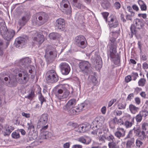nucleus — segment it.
I'll use <instances>...</instances> for the list:
<instances>
[{
	"label": "nucleus",
	"instance_id": "nucleus-1",
	"mask_svg": "<svg viewBox=\"0 0 148 148\" xmlns=\"http://www.w3.org/2000/svg\"><path fill=\"white\" fill-rule=\"evenodd\" d=\"M70 92L64 86H62L60 88L57 89L55 92L56 98L59 101L57 102L58 106L60 108L66 102V100L69 98Z\"/></svg>",
	"mask_w": 148,
	"mask_h": 148
},
{
	"label": "nucleus",
	"instance_id": "nucleus-2",
	"mask_svg": "<svg viewBox=\"0 0 148 148\" xmlns=\"http://www.w3.org/2000/svg\"><path fill=\"white\" fill-rule=\"evenodd\" d=\"M27 70L19 67L15 69L14 72L15 73L16 81L21 84H25L29 79V76Z\"/></svg>",
	"mask_w": 148,
	"mask_h": 148
},
{
	"label": "nucleus",
	"instance_id": "nucleus-3",
	"mask_svg": "<svg viewBox=\"0 0 148 148\" xmlns=\"http://www.w3.org/2000/svg\"><path fill=\"white\" fill-rule=\"evenodd\" d=\"M76 104V100L74 99L70 100L63 107V110L67 111L71 115L77 114L78 113L82 110L84 107H86L87 105L85 104H81L78 107L80 110H77L76 111L75 108V106Z\"/></svg>",
	"mask_w": 148,
	"mask_h": 148
},
{
	"label": "nucleus",
	"instance_id": "nucleus-4",
	"mask_svg": "<svg viewBox=\"0 0 148 148\" xmlns=\"http://www.w3.org/2000/svg\"><path fill=\"white\" fill-rule=\"evenodd\" d=\"M48 16L45 12H41L38 14L36 17L32 19V23L34 25L40 26L46 23L48 19Z\"/></svg>",
	"mask_w": 148,
	"mask_h": 148
},
{
	"label": "nucleus",
	"instance_id": "nucleus-5",
	"mask_svg": "<svg viewBox=\"0 0 148 148\" xmlns=\"http://www.w3.org/2000/svg\"><path fill=\"white\" fill-rule=\"evenodd\" d=\"M31 62L30 59L28 57L22 58L20 61V66L17 68L20 67L26 70H28L29 72L32 73L33 72L34 67L30 65Z\"/></svg>",
	"mask_w": 148,
	"mask_h": 148
},
{
	"label": "nucleus",
	"instance_id": "nucleus-6",
	"mask_svg": "<svg viewBox=\"0 0 148 148\" xmlns=\"http://www.w3.org/2000/svg\"><path fill=\"white\" fill-rule=\"evenodd\" d=\"M6 28L5 26L0 27V31L1 34L5 39L9 40L13 37L15 32L12 29L7 31H6Z\"/></svg>",
	"mask_w": 148,
	"mask_h": 148
},
{
	"label": "nucleus",
	"instance_id": "nucleus-7",
	"mask_svg": "<svg viewBox=\"0 0 148 148\" xmlns=\"http://www.w3.org/2000/svg\"><path fill=\"white\" fill-rule=\"evenodd\" d=\"M48 115L46 114H42L40 117L38 121L37 126L38 128H41V130H46L48 126L46 124L48 120Z\"/></svg>",
	"mask_w": 148,
	"mask_h": 148
},
{
	"label": "nucleus",
	"instance_id": "nucleus-8",
	"mask_svg": "<svg viewBox=\"0 0 148 148\" xmlns=\"http://www.w3.org/2000/svg\"><path fill=\"white\" fill-rule=\"evenodd\" d=\"M46 80L48 83H53L57 82L58 77L55 70H51L48 71L46 74Z\"/></svg>",
	"mask_w": 148,
	"mask_h": 148
},
{
	"label": "nucleus",
	"instance_id": "nucleus-9",
	"mask_svg": "<svg viewBox=\"0 0 148 148\" xmlns=\"http://www.w3.org/2000/svg\"><path fill=\"white\" fill-rule=\"evenodd\" d=\"M27 125L28 129L30 130L28 134L29 137L31 140L35 139L38 136L37 132L34 131V126L32 122L27 123Z\"/></svg>",
	"mask_w": 148,
	"mask_h": 148
},
{
	"label": "nucleus",
	"instance_id": "nucleus-10",
	"mask_svg": "<svg viewBox=\"0 0 148 148\" xmlns=\"http://www.w3.org/2000/svg\"><path fill=\"white\" fill-rule=\"evenodd\" d=\"M79 67L84 73H89L90 72V64L87 61H83L79 64Z\"/></svg>",
	"mask_w": 148,
	"mask_h": 148
},
{
	"label": "nucleus",
	"instance_id": "nucleus-11",
	"mask_svg": "<svg viewBox=\"0 0 148 148\" xmlns=\"http://www.w3.org/2000/svg\"><path fill=\"white\" fill-rule=\"evenodd\" d=\"M75 42L77 46L81 48H84L86 46V39L82 36L79 35L76 37L75 39Z\"/></svg>",
	"mask_w": 148,
	"mask_h": 148
},
{
	"label": "nucleus",
	"instance_id": "nucleus-12",
	"mask_svg": "<svg viewBox=\"0 0 148 148\" xmlns=\"http://www.w3.org/2000/svg\"><path fill=\"white\" fill-rule=\"evenodd\" d=\"M107 22L108 25L110 28H115L119 25V23L116 18L113 15H110L108 18Z\"/></svg>",
	"mask_w": 148,
	"mask_h": 148
},
{
	"label": "nucleus",
	"instance_id": "nucleus-13",
	"mask_svg": "<svg viewBox=\"0 0 148 148\" xmlns=\"http://www.w3.org/2000/svg\"><path fill=\"white\" fill-rule=\"evenodd\" d=\"M57 56V52L55 50L52 51L47 49L46 50L45 57L48 61L52 60Z\"/></svg>",
	"mask_w": 148,
	"mask_h": 148
},
{
	"label": "nucleus",
	"instance_id": "nucleus-14",
	"mask_svg": "<svg viewBox=\"0 0 148 148\" xmlns=\"http://www.w3.org/2000/svg\"><path fill=\"white\" fill-rule=\"evenodd\" d=\"M59 67L62 73L64 75H67L70 71L69 66L65 62L61 63L59 65Z\"/></svg>",
	"mask_w": 148,
	"mask_h": 148
},
{
	"label": "nucleus",
	"instance_id": "nucleus-15",
	"mask_svg": "<svg viewBox=\"0 0 148 148\" xmlns=\"http://www.w3.org/2000/svg\"><path fill=\"white\" fill-rule=\"evenodd\" d=\"M27 42L26 38L23 37H19L16 38L15 40L14 45L16 47L22 48L23 45Z\"/></svg>",
	"mask_w": 148,
	"mask_h": 148
},
{
	"label": "nucleus",
	"instance_id": "nucleus-16",
	"mask_svg": "<svg viewBox=\"0 0 148 148\" xmlns=\"http://www.w3.org/2000/svg\"><path fill=\"white\" fill-rule=\"evenodd\" d=\"M92 59L95 60L94 64L97 70H100L102 66L101 58L98 55H96L95 57H92Z\"/></svg>",
	"mask_w": 148,
	"mask_h": 148
},
{
	"label": "nucleus",
	"instance_id": "nucleus-17",
	"mask_svg": "<svg viewBox=\"0 0 148 148\" xmlns=\"http://www.w3.org/2000/svg\"><path fill=\"white\" fill-rule=\"evenodd\" d=\"M30 18L29 16L27 15L22 16L21 18L18 21V27H19V29H20L23 27L25 25Z\"/></svg>",
	"mask_w": 148,
	"mask_h": 148
},
{
	"label": "nucleus",
	"instance_id": "nucleus-18",
	"mask_svg": "<svg viewBox=\"0 0 148 148\" xmlns=\"http://www.w3.org/2000/svg\"><path fill=\"white\" fill-rule=\"evenodd\" d=\"M126 120L124 123L125 126L127 128L131 127L134 124V117H132L129 114L125 116Z\"/></svg>",
	"mask_w": 148,
	"mask_h": 148
},
{
	"label": "nucleus",
	"instance_id": "nucleus-19",
	"mask_svg": "<svg viewBox=\"0 0 148 148\" xmlns=\"http://www.w3.org/2000/svg\"><path fill=\"white\" fill-rule=\"evenodd\" d=\"M46 130H41V129H40V134L39 135V138L41 139H47L51 138L53 136L52 134L48 131H45Z\"/></svg>",
	"mask_w": 148,
	"mask_h": 148
},
{
	"label": "nucleus",
	"instance_id": "nucleus-20",
	"mask_svg": "<svg viewBox=\"0 0 148 148\" xmlns=\"http://www.w3.org/2000/svg\"><path fill=\"white\" fill-rule=\"evenodd\" d=\"M65 23L64 19L59 18L58 19L56 22L55 26L57 29L63 30L65 27Z\"/></svg>",
	"mask_w": 148,
	"mask_h": 148
},
{
	"label": "nucleus",
	"instance_id": "nucleus-21",
	"mask_svg": "<svg viewBox=\"0 0 148 148\" xmlns=\"http://www.w3.org/2000/svg\"><path fill=\"white\" fill-rule=\"evenodd\" d=\"M35 36L33 38V40L36 44L42 43L44 40V36L41 33L38 32L35 33Z\"/></svg>",
	"mask_w": 148,
	"mask_h": 148
},
{
	"label": "nucleus",
	"instance_id": "nucleus-22",
	"mask_svg": "<svg viewBox=\"0 0 148 148\" xmlns=\"http://www.w3.org/2000/svg\"><path fill=\"white\" fill-rule=\"evenodd\" d=\"M60 7L65 8V10L67 11V14H69L71 12V8L68 0H62L60 3Z\"/></svg>",
	"mask_w": 148,
	"mask_h": 148
},
{
	"label": "nucleus",
	"instance_id": "nucleus-23",
	"mask_svg": "<svg viewBox=\"0 0 148 148\" xmlns=\"http://www.w3.org/2000/svg\"><path fill=\"white\" fill-rule=\"evenodd\" d=\"M104 120V118L103 116L97 117L96 118L94 122L96 124V127L97 129H99V128L101 129V126H102Z\"/></svg>",
	"mask_w": 148,
	"mask_h": 148
},
{
	"label": "nucleus",
	"instance_id": "nucleus-24",
	"mask_svg": "<svg viewBox=\"0 0 148 148\" xmlns=\"http://www.w3.org/2000/svg\"><path fill=\"white\" fill-rule=\"evenodd\" d=\"M133 25L134 27L139 29H142L144 25L143 20L138 18H136L134 20Z\"/></svg>",
	"mask_w": 148,
	"mask_h": 148
},
{
	"label": "nucleus",
	"instance_id": "nucleus-25",
	"mask_svg": "<svg viewBox=\"0 0 148 148\" xmlns=\"http://www.w3.org/2000/svg\"><path fill=\"white\" fill-rule=\"evenodd\" d=\"M92 133L93 134H96L99 137L98 139L99 141L104 142L105 139H106L104 136L101 135L102 134V131L99 128V129L96 130H95L92 132Z\"/></svg>",
	"mask_w": 148,
	"mask_h": 148
},
{
	"label": "nucleus",
	"instance_id": "nucleus-26",
	"mask_svg": "<svg viewBox=\"0 0 148 148\" xmlns=\"http://www.w3.org/2000/svg\"><path fill=\"white\" fill-rule=\"evenodd\" d=\"M117 131L115 133V136L120 138L121 137H123L125 135V131L123 128H117Z\"/></svg>",
	"mask_w": 148,
	"mask_h": 148
},
{
	"label": "nucleus",
	"instance_id": "nucleus-27",
	"mask_svg": "<svg viewBox=\"0 0 148 148\" xmlns=\"http://www.w3.org/2000/svg\"><path fill=\"white\" fill-rule=\"evenodd\" d=\"M114 46V47H113V46L110 47V57L111 60L115 58L117 56H119L118 55H116L115 54L116 52V48L115 45Z\"/></svg>",
	"mask_w": 148,
	"mask_h": 148
},
{
	"label": "nucleus",
	"instance_id": "nucleus-28",
	"mask_svg": "<svg viewBox=\"0 0 148 148\" xmlns=\"http://www.w3.org/2000/svg\"><path fill=\"white\" fill-rule=\"evenodd\" d=\"M114 46V47H113V46L110 47V57L111 60L115 58L117 56H119L118 55H116L115 54L116 52V48L115 45Z\"/></svg>",
	"mask_w": 148,
	"mask_h": 148
},
{
	"label": "nucleus",
	"instance_id": "nucleus-29",
	"mask_svg": "<svg viewBox=\"0 0 148 148\" xmlns=\"http://www.w3.org/2000/svg\"><path fill=\"white\" fill-rule=\"evenodd\" d=\"M77 140L81 143L86 144H89L91 141L90 138L88 136L81 137L78 138Z\"/></svg>",
	"mask_w": 148,
	"mask_h": 148
},
{
	"label": "nucleus",
	"instance_id": "nucleus-30",
	"mask_svg": "<svg viewBox=\"0 0 148 148\" xmlns=\"http://www.w3.org/2000/svg\"><path fill=\"white\" fill-rule=\"evenodd\" d=\"M14 129V128L13 127L8 125H5V126L4 135L5 136L9 135Z\"/></svg>",
	"mask_w": 148,
	"mask_h": 148
},
{
	"label": "nucleus",
	"instance_id": "nucleus-31",
	"mask_svg": "<svg viewBox=\"0 0 148 148\" xmlns=\"http://www.w3.org/2000/svg\"><path fill=\"white\" fill-rule=\"evenodd\" d=\"M138 3L139 4L141 10L142 11H146L147 10V6L146 3L141 0H138Z\"/></svg>",
	"mask_w": 148,
	"mask_h": 148
},
{
	"label": "nucleus",
	"instance_id": "nucleus-32",
	"mask_svg": "<svg viewBox=\"0 0 148 148\" xmlns=\"http://www.w3.org/2000/svg\"><path fill=\"white\" fill-rule=\"evenodd\" d=\"M61 36L60 34L57 32L51 33L49 35V37L51 39L55 40L58 39Z\"/></svg>",
	"mask_w": 148,
	"mask_h": 148
},
{
	"label": "nucleus",
	"instance_id": "nucleus-33",
	"mask_svg": "<svg viewBox=\"0 0 148 148\" xmlns=\"http://www.w3.org/2000/svg\"><path fill=\"white\" fill-rule=\"evenodd\" d=\"M143 77L140 79L138 81V84L139 86L143 87L146 84L147 81L145 78H144V75H143Z\"/></svg>",
	"mask_w": 148,
	"mask_h": 148
},
{
	"label": "nucleus",
	"instance_id": "nucleus-34",
	"mask_svg": "<svg viewBox=\"0 0 148 148\" xmlns=\"http://www.w3.org/2000/svg\"><path fill=\"white\" fill-rule=\"evenodd\" d=\"M129 109L131 112L133 114H135L139 110V108L138 107H136L133 105H130Z\"/></svg>",
	"mask_w": 148,
	"mask_h": 148
},
{
	"label": "nucleus",
	"instance_id": "nucleus-35",
	"mask_svg": "<svg viewBox=\"0 0 148 148\" xmlns=\"http://www.w3.org/2000/svg\"><path fill=\"white\" fill-rule=\"evenodd\" d=\"M113 122L114 124H117L119 125H121L123 123L122 119L121 118L118 119L116 117L113 119Z\"/></svg>",
	"mask_w": 148,
	"mask_h": 148
},
{
	"label": "nucleus",
	"instance_id": "nucleus-36",
	"mask_svg": "<svg viewBox=\"0 0 148 148\" xmlns=\"http://www.w3.org/2000/svg\"><path fill=\"white\" fill-rule=\"evenodd\" d=\"M109 44L110 46V47H111L112 46H113V47H114L115 45L116 48H117V43L115 41V39L114 38H110Z\"/></svg>",
	"mask_w": 148,
	"mask_h": 148
},
{
	"label": "nucleus",
	"instance_id": "nucleus-37",
	"mask_svg": "<svg viewBox=\"0 0 148 148\" xmlns=\"http://www.w3.org/2000/svg\"><path fill=\"white\" fill-rule=\"evenodd\" d=\"M88 79L90 82L93 83L94 85H95L97 83L96 78L94 76H89Z\"/></svg>",
	"mask_w": 148,
	"mask_h": 148
},
{
	"label": "nucleus",
	"instance_id": "nucleus-38",
	"mask_svg": "<svg viewBox=\"0 0 148 148\" xmlns=\"http://www.w3.org/2000/svg\"><path fill=\"white\" fill-rule=\"evenodd\" d=\"M139 139L142 140H145L146 138V135L144 131L141 132V133L138 136Z\"/></svg>",
	"mask_w": 148,
	"mask_h": 148
},
{
	"label": "nucleus",
	"instance_id": "nucleus-39",
	"mask_svg": "<svg viewBox=\"0 0 148 148\" xmlns=\"http://www.w3.org/2000/svg\"><path fill=\"white\" fill-rule=\"evenodd\" d=\"M82 127L83 132L89 130L90 126L88 124H82Z\"/></svg>",
	"mask_w": 148,
	"mask_h": 148
},
{
	"label": "nucleus",
	"instance_id": "nucleus-40",
	"mask_svg": "<svg viewBox=\"0 0 148 148\" xmlns=\"http://www.w3.org/2000/svg\"><path fill=\"white\" fill-rule=\"evenodd\" d=\"M73 4L74 6L78 8H81L82 6L81 3L77 2L78 0H73Z\"/></svg>",
	"mask_w": 148,
	"mask_h": 148
},
{
	"label": "nucleus",
	"instance_id": "nucleus-41",
	"mask_svg": "<svg viewBox=\"0 0 148 148\" xmlns=\"http://www.w3.org/2000/svg\"><path fill=\"white\" fill-rule=\"evenodd\" d=\"M114 142H110L108 143V146L109 148H118V147L115 143Z\"/></svg>",
	"mask_w": 148,
	"mask_h": 148
},
{
	"label": "nucleus",
	"instance_id": "nucleus-42",
	"mask_svg": "<svg viewBox=\"0 0 148 148\" xmlns=\"http://www.w3.org/2000/svg\"><path fill=\"white\" fill-rule=\"evenodd\" d=\"M34 96V91L33 90H32L30 93L26 97L30 100H32Z\"/></svg>",
	"mask_w": 148,
	"mask_h": 148
},
{
	"label": "nucleus",
	"instance_id": "nucleus-43",
	"mask_svg": "<svg viewBox=\"0 0 148 148\" xmlns=\"http://www.w3.org/2000/svg\"><path fill=\"white\" fill-rule=\"evenodd\" d=\"M38 97L39 100L41 101V105H42L43 102L45 101L46 100L42 95L40 91L38 92Z\"/></svg>",
	"mask_w": 148,
	"mask_h": 148
},
{
	"label": "nucleus",
	"instance_id": "nucleus-44",
	"mask_svg": "<svg viewBox=\"0 0 148 148\" xmlns=\"http://www.w3.org/2000/svg\"><path fill=\"white\" fill-rule=\"evenodd\" d=\"M126 104L125 102H122L119 103L118 108L119 109H124L125 108Z\"/></svg>",
	"mask_w": 148,
	"mask_h": 148
},
{
	"label": "nucleus",
	"instance_id": "nucleus-45",
	"mask_svg": "<svg viewBox=\"0 0 148 148\" xmlns=\"http://www.w3.org/2000/svg\"><path fill=\"white\" fill-rule=\"evenodd\" d=\"M112 60L114 62V64L117 65L119 66L120 64V59L119 56H117L115 58H114Z\"/></svg>",
	"mask_w": 148,
	"mask_h": 148
},
{
	"label": "nucleus",
	"instance_id": "nucleus-46",
	"mask_svg": "<svg viewBox=\"0 0 148 148\" xmlns=\"http://www.w3.org/2000/svg\"><path fill=\"white\" fill-rule=\"evenodd\" d=\"M139 114L142 117H145L148 114V112L147 110H143L140 111Z\"/></svg>",
	"mask_w": 148,
	"mask_h": 148
},
{
	"label": "nucleus",
	"instance_id": "nucleus-47",
	"mask_svg": "<svg viewBox=\"0 0 148 148\" xmlns=\"http://www.w3.org/2000/svg\"><path fill=\"white\" fill-rule=\"evenodd\" d=\"M12 136L13 138L17 139L19 138L20 136L18 132H14L12 133Z\"/></svg>",
	"mask_w": 148,
	"mask_h": 148
},
{
	"label": "nucleus",
	"instance_id": "nucleus-48",
	"mask_svg": "<svg viewBox=\"0 0 148 148\" xmlns=\"http://www.w3.org/2000/svg\"><path fill=\"white\" fill-rule=\"evenodd\" d=\"M3 40L0 39V55L1 56L3 54Z\"/></svg>",
	"mask_w": 148,
	"mask_h": 148
},
{
	"label": "nucleus",
	"instance_id": "nucleus-49",
	"mask_svg": "<svg viewBox=\"0 0 148 148\" xmlns=\"http://www.w3.org/2000/svg\"><path fill=\"white\" fill-rule=\"evenodd\" d=\"M106 139L110 142H114L115 140L114 136L112 135H110L106 138Z\"/></svg>",
	"mask_w": 148,
	"mask_h": 148
},
{
	"label": "nucleus",
	"instance_id": "nucleus-50",
	"mask_svg": "<svg viewBox=\"0 0 148 148\" xmlns=\"http://www.w3.org/2000/svg\"><path fill=\"white\" fill-rule=\"evenodd\" d=\"M135 119L136 122L139 123L141 121L142 119V117L139 113L136 116Z\"/></svg>",
	"mask_w": 148,
	"mask_h": 148
},
{
	"label": "nucleus",
	"instance_id": "nucleus-51",
	"mask_svg": "<svg viewBox=\"0 0 148 148\" xmlns=\"http://www.w3.org/2000/svg\"><path fill=\"white\" fill-rule=\"evenodd\" d=\"M131 76V77L133 78V80L135 81L138 77V74L137 73L133 72L132 73Z\"/></svg>",
	"mask_w": 148,
	"mask_h": 148
},
{
	"label": "nucleus",
	"instance_id": "nucleus-52",
	"mask_svg": "<svg viewBox=\"0 0 148 148\" xmlns=\"http://www.w3.org/2000/svg\"><path fill=\"white\" fill-rule=\"evenodd\" d=\"M148 126V123L144 122L142 124L141 128L144 131L147 130V128Z\"/></svg>",
	"mask_w": 148,
	"mask_h": 148
},
{
	"label": "nucleus",
	"instance_id": "nucleus-53",
	"mask_svg": "<svg viewBox=\"0 0 148 148\" xmlns=\"http://www.w3.org/2000/svg\"><path fill=\"white\" fill-rule=\"evenodd\" d=\"M101 14L106 21H108V18H107V17L109 15V13L107 12H104L101 13Z\"/></svg>",
	"mask_w": 148,
	"mask_h": 148
},
{
	"label": "nucleus",
	"instance_id": "nucleus-54",
	"mask_svg": "<svg viewBox=\"0 0 148 148\" xmlns=\"http://www.w3.org/2000/svg\"><path fill=\"white\" fill-rule=\"evenodd\" d=\"M82 127V125H78L76 129L75 130V131L79 132H83V130Z\"/></svg>",
	"mask_w": 148,
	"mask_h": 148
},
{
	"label": "nucleus",
	"instance_id": "nucleus-55",
	"mask_svg": "<svg viewBox=\"0 0 148 148\" xmlns=\"http://www.w3.org/2000/svg\"><path fill=\"white\" fill-rule=\"evenodd\" d=\"M143 144V143L139 139H137L136 141V144L137 147H140Z\"/></svg>",
	"mask_w": 148,
	"mask_h": 148
},
{
	"label": "nucleus",
	"instance_id": "nucleus-56",
	"mask_svg": "<svg viewBox=\"0 0 148 148\" xmlns=\"http://www.w3.org/2000/svg\"><path fill=\"white\" fill-rule=\"evenodd\" d=\"M127 9L131 13V16H134V15L135 13L132 11L131 7L130 6H128L127 7Z\"/></svg>",
	"mask_w": 148,
	"mask_h": 148
},
{
	"label": "nucleus",
	"instance_id": "nucleus-57",
	"mask_svg": "<svg viewBox=\"0 0 148 148\" xmlns=\"http://www.w3.org/2000/svg\"><path fill=\"white\" fill-rule=\"evenodd\" d=\"M125 79L126 82H129L132 80L131 76L130 75H127L125 77Z\"/></svg>",
	"mask_w": 148,
	"mask_h": 148
},
{
	"label": "nucleus",
	"instance_id": "nucleus-58",
	"mask_svg": "<svg viewBox=\"0 0 148 148\" xmlns=\"http://www.w3.org/2000/svg\"><path fill=\"white\" fill-rule=\"evenodd\" d=\"M130 28L131 32L132 37L134 34H136V31L134 27L131 26Z\"/></svg>",
	"mask_w": 148,
	"mask_h": 148
},
{
	"label": "nucleus",
	"instance_id": "nucleus-59",
	"mask_svg": "<svg viewBox=\"0 0 148 148\" xmlns=\"http://www.w3.org/2000/svg\"><path fill=\"white\" fill-rule=\"evenodd\" d=\"M133 143V142L131 141H128L126 144V148H131Z\"/></svg>",
	"mask_w": 148,
	"mask_h": 148
},
{
	"label": "nucleus",
	"instance_id": "nucleus-60",
	"mask_svg": "<svg viewBox=\"0 0 148 148\" xmlns=\"http://www.w3.org/2000/svg\"><path fill=\"white\" fill-rule=\"evenodd\" d=\"M141 133V132L140 130L137 129L134 130V133L135 135L138 136H139Z\"/></svg>",
	"mask_w": 148,
	"mask_h": 148
},
{
	"label": "nucleus",
	"instance_id": "nucleus-61",
	"mask_svg": "<svg viewBox=\"0 0 148 148\" xmlns=\"http://www.w3.org/2000/svg\"><path fill=\"white\" fill-rule=\"evenodd\" d=\"M101 130L103 131H104V132H107L108 131V127L106 125H103V127L101 126Z\"/></svg>",
	"mask_w": 148,
	"mask_h": 148
},
{
	"label": "nucleus",
	"instance_id": "nucleus-62",
	"mask_svg": "<svg viewBox=\"0 0 148 148\" xmlns=\"http://www.w3.org/2000/svg\"><path fill=\"white\" fill-rule=\"evenodd\" d=\"M138 16L139 17H141L143 19H146L147 17V15L146 13L140 14H138Z\"/></svg>",
	"mask_w": 148,
	"mask_h": 148
},
{
	"label": "nucleus",
	"instance_id": "nucleus-63",
	"mask_svg": "<svg viewBox=\"0 0 148 148\" xmlns=\"http://www.w3.org/2000/svg\"><path fill=\"white\" fill-rule=\"evenodd\" d=\"M114 7L116 9H119L121 7L120 3L118 2H116L114 4Z\"/></svg>",
	"mask_w": 148,
	"mask_h": 148
},
{
	"label": "nucleus",
	"instance_id": "nucleus-64",
	"mask_svg": "<svg viewBox=\"0 0 148 148\" xmlns=\"http://www.w3.org/2000/svg\"><path fill=\"white\" fill-rule=\"evenodd\" d=\"M70 144L69 142H67L63 144L64 148H69L70 147Z\"/></svg>",
	"mask_w": 148,
	"mask_h": 148
}]
</instances>
